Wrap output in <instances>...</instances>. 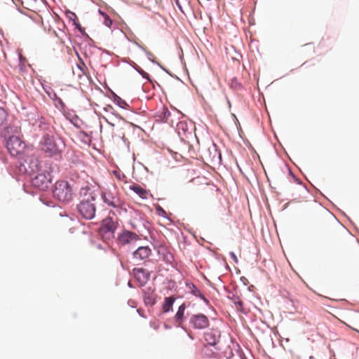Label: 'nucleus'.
<instances>
[{
	"instance_id": "aec40b11",
	"label": "nucleus",
	"mask_w": 359,
	"mask_h": 359,
	"mask_svg": "<svg viewBox=\"0 0 359 359\" xmlns=\"http://www.w3.org/2000/svg\"><path fill=\"white\" fill-rule=\"evenodd\" d=\"M219 348L215 346L214 350L210 348L208 345L204 346L203 351L204 354L209 358H216L219 355Z\"/></svg>"
},
{
	"instance_id": "7c9ffc66",
	"label": "nucleus",
	"mask_w": 359,
	"mask_h": 359,
	"mask_svg": "<svg viewBox=\"0 0 359 359\" xmlns=\"http://www.w3.org/2000/svg\"><path fill=\"white\" fill-rule=\"evenodd\" d=\"M168 114H170V112L167 110L166 112L165 113V116H168Z\"/></svg>"
},
{
	"instance_id": "bb28decb",
	"label": "nucleus",
	"mask_w": 359,
	"mask_h": 359,
	"mask_svg": "<svg viewBox=\"0 0 359 359\" xmlns=\"http://www.w3.org/2000/svg\"><path fill=\"white\" fill-rule=\"evenodd\" d=\"M229 255H230L231 257L233 259V260L236 263H237V262H238V259H237V257H236V255H235V253H234V252H231Z\"/></svg>"
},
{
	"instance_id": "39448f33",
	"label": "nucleus",
	"mask_w": 359,
	"mask_h": 359,
	"mask_svg": "<svg viewBox=\"0 0 359 359\" xmlns=\"http://www.w3.org/2000/svg\"><path fill=\"white\" fill-rule=\"evenodd\" d=\"M41 149L49 156H53L60 152L58 146L52 137L44 135L40 142Z\"/></svg>"
},
{
	"instance_id": "f257e3e1",
	"label": "nucleus",
	"mask_w": 359,
	"mask_h": 359,
	"mask_svg": "<svg viewBox=\"0 0 359 359\" xmlns=\"http://www.w3.org/2000/svg\"><path fill=\"white\" fill-rule=\"evenodd\" d=\"M81 195L83 196L78 205V211L80 215L86 219H91L95 215V194L89 187L82 188Z\"/></svg>"
},
{
	"instance_id": "473e14b6",
	"label": "nucleus",
	"mask_w": 359,
	"mask_h": 359,
	"mask_svg": "<svg viewBox=\"0 0 359 359\" xmlns=\"http://www.w3.org/2000/svg\"><path fill=\"white\" fill-rule=\"evenodd\" d=\"M177 4L178 5L179 8L182 11V8H181V6L178 4V3H177Z\"/></svg>"
},
{
	"instance_id": "a878e982",
	"label": "nucleus",
	"mask_w": 359,
	"mask_h": 359,
	"mask_svg": "<svg viewBox=\"0 0 359 359\" xmlns=\"http://www.w3.org/2000/svg\"><path fill=\"white\" fill-rule=\"evenodd\" d=\"M104 23L107 27H110L112 24V20L107 16L104 15Z\"/></svg>"
},
{
	"instance_id": "a211bd4d",
	"label": "nucleus",
	"mask_w": 359,
	"mask_h": 359,
	"mask_svg": "<svg viewBox=\"0 0 359 359\" xmlns=\"http://www.w3.org/2000/svg\"><path fill=\"white\" fill-rule=\"evenodd\" d=\"M130 189L133 190L135 194H137L140 198L143 199L147 198L148 196V191L145 189H143L142 187H140L138 184H133L130 186Z\"/></svg>"
},
{
	"instance_id": "4be33fe9",
	"label": "nucleus",
	"mask_w": 359,
	"mask_h": 359,
	"mask_svg": "<svg viewBox=\"0 0 359 359\" xmlns=\"http://www.w3.org/2000/svg\"><path fill=\"white\" fill-rule=\"evenodd\" d=\"M144 302L146 305L152 306L156 304V297L153 292H145L144 294Z\"/></svg>"
},
{
	"instance_id": "72a5a7b5",
	"label": "nucleus",
	"mask_w": 359,
	"mask_h": 359,
	"mask_svg": "<svg viewBox=\"0 0 359 359\" xmlns=\"http://www.w3.org/2000/svg\"><path fill=\"white\" fill-rule=\"evenodd\" d=\"M66 220H67V222H71V219H70L69 218H66Z\"/></svg>"
},
{
	"instance_id": "f8f14e48",
	"label": "nucleus",
	"mask_w": 359,
	"mask_h": 359,
	"mask_svg": "<svg viewBox=\"0 0 359 359\" xmlns=\"http://www.w3.org/2000/svg\"><path fill=\"white\" fill-rule=\"evenodd\" d=\"M204 156L207 161L210 162L220 161L222 158L221 153L218 150L217 145L214 143L209 145L207 150L204 152Z\"/></svg>"
},
{
	"instance_id": "9d476101",
	"label": "nucleus",
	"mask_w": 359,
	"mask_h": 359,
	"mask_svg": "<svg viewBox=\"0 0 359 359\" xmlns=\"http://www.w3.org/2000/svg\"><path fill=\"white\" fill-rule=\"evenodd\" d=\"M220 332L217 329H211L204 333V339L208 346L215 347L219 341Z\"/></svg>"
},
{
	"instance_id": "20e7f679",
	"label": "nucleus",
	"mask_w": 359,
	"mask_h": 359,
	"mask_svg": "<svg viewBox=\"0 0 359 359\" xmlns=\"http://www.w3.org/2000/svg\"><path fill=\"white\" fill-rule=\"evenodd\" d=\"M26 145L19 136H11L6 140V148L13 156H18L21 155Z\"/></svg>"
},
{
	"instance_id": "412c9836",
	"label": "nucleus",
	"mask_w": 359,
	"mask_h": 359,
	"mask_svg": "<svg viewBox=\"0 0 359 359\" xmlns=\"http://www.w3.org/2000/svg\"><path fill=\"white\" fill-rule=\"evenodd\" d=\"M187 287L189 292L196 297H198L203 299L205 302H208L205 296L201 292V291L196 287L193 283H187Z\"/></svg>"
},
{
	"instance_id": "6e6552de",
	"label": "nucleus",
	"mask_w": 359,
	"mask_h": 359,
	"mask_svg": "<svg viewBox=\"0 0 359 359\" xmlns=\"http://www.w3.org/2000/svg\"><path fill=\"white\" fill-rule=\"evenodd\" d=\"M21 121L18 119H13L4 129L3 134L5 138L8 139L11 136H18L21 133Z\"/></svg>"
},
{
	"instance_id": "ddd939ff",
	"label": "nucleus",
	"mask_w": 359,
	"mask_h": 359,
	"mask_svg": "<svg viewBox=\"0 0 359 359\" xmlns=\"http://www.w3.org/2000/svg\"><path fill=\"white\" fill-rule=\"evenodd\" d=\"M217 191V189L214 184H205L199 189V194L201 196L208 198L213 196Z\"/></svg>"
},
{
	"instance_id": "6ab92c4d",
	"label": "nucleus",
	"mask_w": 359,
	"mask_h": 359,
	"mask_svg": "<svg viewBox=\"0 0 359 359\" xmlns=\"http://www.w3.org/2000/svg\"><path fill=\"white\" fill-rule=\"evenodd\" d=\"M76 67L77 69L76 71L74 70V74H77L79 78H81L83 75H87L88 68L82 60H80Z\"/></svg>"
},
{
	"instance_id": "1a4fd4ad",
	"label": "nucleus",
	"mask_w": 359,
	"mask_h": 359,
	"mask_svg": "<svg viewBox=\"0 0 359 359\" xmlns=\"http://www.w3.org/2000/svg\"><path fill=\"white\" fill-rule=\"evenodd\" d=\"M140 239L139 236L130 231L123 230L118 236V242L121 245H127Z\"/></svg>"
},
{
	"instance_id": "393cba45",
	"label": "nucleus",
	"mask_w": 359,
	"mask_h": 359,
	"mask_svg": "<svg viewBox=\"0 0 359 359\" xmlns=\"http://www.w3.org/2000/svg\"><path fill=\"white\" fill-rule=\"evenodd\" d=\"M156 211H157V213H158V215L162 216V217H165L166 216V212L161 206L158 205L156 208Z\"/></svg>"
},
{
	"instance_id": "7ed1b4c3",
	"label": "nucleus",
	"mask_w": 359,
	"mask_h": 359,
	"mask_svg": "<svg viewBox=\"0 0 359 359\" xmlns=\"http://www.w3.org/2000/svg\"><path fill=\"white\" fill-rule=\"evenodd\" d=\"M104 202L109 206L117 210L122 209L123 202L119 197V193L115 187L106 189L102 194Z\"/></svg>"
},
{
	"instance_id": "dca6fc26",
	"label": "nucleus",
	"mask_w": 359,
	"mask_h": 359,
	"mask_svg": "<svg viewBox=\"0 0 359 359\" xmlns=\"http://www.w3.org/2000/svg\"><path fill=\"white\" fill-rule=\"evenodd\" d=\"M102 229L106 233H114L116 229V225L111 218L108 217L103 220Z\"/></svg>"
},
{
	"instance_id": "b1692460",
	"label": "nucleus",
	"mask_w": 359,
	"mask_h": 359,
	"mask_svg": "<svg viewBox=\"0 0 359 359\" xmlns=\"http://www.w3.org/2000/svg\"><path fill=\"white\" fill-rule=\"evenodd\" d=\"M7 117L8 114L4 108L0 107V126H2L4 123Z\"/></svg>"
},
{
	"instance_id": "c756f323",
	"label": "nucleus",
	"mask_w": 359,
	"mask_h": 359,
	"mask_svg": "<svg viewBox=\"0 0 359 359\" xmlns=\"http://www.w3.org/2000/svg\"><path fill=\"white\" fill-rule=\"evenodd\" d=\"M238 306L237 307L238 309L239 308H241L242 306H243V302L239 301L237 304H236Z\"/></svg>"
},
{
	"instance_id": "4468645a",
	"label": "nucleus",
	"mask_w": 359,
	"mask_h": 359,
	"mask_svg": "<svg viewBox=\"0 0 359 359\" xmlns=\"http://www.w3.org/2000/svg\"><path fill=\"white\" fill-rule=\"evenodd\" d=\"M187 306L184 303L182 305H180L178 308V310L174 317L175 323L177 324V327H182L183 323L185 319V310H186Z\"/></svg>"
},
{
	"instance_id": "2f4dec72",
	"label": "nucleus",
	"mask_w": 359,
	"mask_h": 359,
	"mask_svg": "<svg viewBox=\"0 0 359 359\" xmlns=\"http://www.w3.org/2000/svg\"><path fill=\"white\" fill-rule=\"evenodd\" d=\"M168 114H170V112L167 110L166 112L165 113V116H168Z\"/></svg>"
},
{
	"instance_id": "f03ea898",
	"label": "nucleus",
	"mask_w": 359,
	"mask_h": 359,
	"mask_svg": "<svg viewBox=\"0 0 359 359\" xmlns=\"http://www.w3.org/2000/svg\"><path fill=\"white\" fill-rule=\"evenodd\" d=\"M55 198L62 203H68L73 198V189L67 181H57L53 191Z\"/></svg>"
},
{
	"instance_id": "cd10ccee",
	"label": "nucleus",
	"mask_w": 359,
	"mask_h": 359,
	"mask_svg": "<svg viewBox=\"0 0 359 359\" xmlns=\"http://www.w3.org/2000/svg\"><path fill=\"white\" fill-rule=\"evenodd\" d=\"M348 327H350L351 329H352L353 330L359 333V330H357L356 328L353 327V326L350 325H348V324H346Z\"/></svg>"
},
{
	"instance_id": "f3484780",
	"label": "nucleus",
	"mask_w": 359,
	"mask_h": 359,
	"mask_svg": "<svg viewBox=\"0 0 359 359\" xmlns=\"http://www.w3.org/2000/svg\"><path fill=\"white\" fill-rule=\"evenodd\" d=\"M175 300L176 299L173 296L165 297L162 303V312L165 313L172 311Z\"/></svg>"
},
{
	"instance_id": "2eb2a0df",
	"label": "nucleus",
	"mask_w": 359,
	"mask_h": 359,
	"mask_svg": "<svg viewBox=\"0 0 359 359\" xmlns=\"http://www.w3.org/2000/svg\"><path fill=\"white\" fill-rule=\"evenodd\" d=\"M133 274L135 278L141 283L144 284L149 278V274L144 269H134Z\"/></svg>"
},
{
	"instance_id": "5701e85b",
	"label": "nucleus",
	"mask_w": 359,
	"mask_h": 359,
	"mask_svg": "<svg viewBox=\"0 0 359 359\" xmlns=\"http://www.w3.org/2000/svg\"><path fill=\"white\" fill-rule=\"evenodd\" d=\"M349 322L353 325L359 327V313H353L349 320Z\"/></svg>"
},
{
	"instance_id": "0eeeda50",
	"label": "nucleus",
	"mask_w": 359,
	"mask_h": 359,
	"mask_svg": "<svg viewBox=\"0 0 359 359\" xmlns=\"http://www.w3.org/2000/svg\"><path fill=\"white\" fill-rule=\"evenodd\" d=\"M189 323L193 329L203 330L208 327L209 319L205 315L198 313L192 315L189 320Z\"/></svg>"
},
{
	"instance_id": "423d86ee",
	"label": "nucleus",
	"mask_w": 359,
	"mask_h": 359,
	"mask_svg": "<svg viewBox=\"0 0 359 359\" xmlns=\"http://www.w3.org/2000/svg\"><path fill=\"white\" fill-rule=\"evenodd\" d=\"M50 183V175L48 172L39 173L32 179V185L41 191L46 190Z\"/></svg>"
},
{
	"instance_id": "c85d7f7f",
	"label": "nucleus",
	"mask_w": 359,
	"mask_h": 359,
	"mask_svg": "<svg viewBox=\"0 0 359 359\" xmlns=\"http://www.w3.org/2000/svg\"><path fill=\"white\" fill-rule=\"evenodd\" d=\"M104 118L105 119L106 122H107L109 125H110V126H112V127H114V123H112L111 122H110L107 118Z\"/></svg>"
},
{
	"instance_id": "9b49d317",
	"label": "nucleus",
	"mask_w": 359,
	"mask_h": 359,
	"mask_svg": "<svg viewBox=\"0 0 359 359\" xmlns=\"http://www.w3.org/2000/svg\"><path fill=\"white\" fill-rule=\"evenodd\" d=\"M151 254V250L148 246L139 247L133 253V257L136 262H141L147 260Z\"/></svg>"
}]
</instances>
